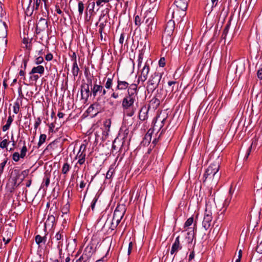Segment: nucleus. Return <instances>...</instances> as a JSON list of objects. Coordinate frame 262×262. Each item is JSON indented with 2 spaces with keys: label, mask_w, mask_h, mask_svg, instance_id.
<instances>
[{
  "label": "nucleus",
  "mask_w": 262,
  "mask_h": 262,
  "mask_svg": "<svg viewBox=\"0 0 262 262\" xmlns=\"http://www.w3.org/2000/svg\"><path fill=\"white\" fill-rule=\"evenodd\" d=\"M149 67L147 64H145L141 70L140 76H139L138 82L139 83L140 81L143 83L147 78V76L149 72Z\"/></svg>",
  "instance_id": "f8f14e48"
},
{
  "label": "nucleus",
  "mask_w": 262,
  "mask_h": 262,
  "mask_svg": "<svg viewBox=\"0 0 262 262\" xmlns=\"http://www.w3.org/2000/svg\"><path fill=\"white\" fill-rule=\"evenodd\" d=\"M168 85L169 86H172L171 89V91H174V87L176 86V90L178 88L179 84L177 81H169L168 82Z\"/></svg>",
  "instance_id": "72a5a7b5"
},
{
  "label": "nucleus",
  "mask_w": 262,
  "mask_h": 262,
  "mask_svg": "<svg viewBox=\"0 0 262 262\" xmlns=\"http://www.w3.org/2000/svg\"><path fill=\"white\" fill-rule=\"evenodd\" d=\"M193 222V218L192 217H189L187 219L185 223V227H188L192 225Z\"/></svg>",
  "instance_id": "a19ab883"
},
{
  "label": "nucleus",
  "mask_w": 262,
  "mask_h": 262,
  "mask_svg": "<svg viewBox=\"0 0 262 262\" xmlns=\"http://www.w3.org/2000/svg\"><path fill=\"white\" fill-rule=\"evenodd\" d=\"M172 40V34L163 33L162 36V43L164 46H168Z\"/></svg>",
  "instance_id": "2eb2a0df"
},
{
  "label": "nucleus",
  "mask_w": 262,
  "mask_h": 262,
  "mask_svg": "<svg viewBox=\"0 0 262 262\" xmlns=\"http://www.w3.org/2000/svg\"><path fill=\"white\" fill-rule=\"evenodd\" d=\"M12 121H13V119H12V117L11 116H9L8 118L6 124L3 127V132H6L9 128Z\"/></svg>",
  "instance_id": "c85d7f7f"
},
{
  "label": "nucleus",
  "mask_w": 262,
  "mask_h": 262,
  "mask_svg": "<svg viewBox=\"0 0 262 262\" xmlns=\"http://www.w3.org/2000/svg\"><path fill=\"white\" fill-rule=\"evenodd\" d=\"M26 154L21 153L19 154L18 152H15L12 155V159L15 162H18L20 158H24Z\"/></svg>",
  "instance_id": "bb28decb"
},
{
  "label": "nucleus",
  "mask_w": 262,
  "mask_h": 262,
  "mask_svg": "<svg viewBox=\"0 0 262 262\" xmlns=\"http://www.w3.org/2000/svg\"><path fill=\"white\" fill-rule=\"evenodd\" d=\"M96 201H97V200L94 199L92 201V203L91 205L92 210H93L95 207V205Z\"/></svg>",
  "instance_id": "774afa93"
},
{
  "label": "nucleus",
  "mask_w": 262,
  "mask_h": 262,
  "mask_svg": "<svg viewBox=\"0 0 262 262\" xmlns=\"http://www.w3.org/2000/svg\"><path fill=\"white\" fill-rule=\"evenodd\" d=\"M109 2V0H96V3L97 6H102L103 3L105 4L106 3H108Z\"/></svg>",
  "instance_id": "37998d69"
},
{
  "label": "nucleus",
  "mask_w": 262,
  "mask_h": 262,
  "mask_svg": "<svg viewBox=\"0 0 262 262\" xmlns=\"http://www.w3.org/2000/svg\"><path fill=\"white\" fill-rule=\"evenodd\" d=\"M143 58V54L142 53H140L139 54L138 59V68H139L141 66V63L142 62Z\"/></svg>",
  "instance_id": "79ce46f5"
},
{
  "label": "nucleus",
  "mask_w": 262,
  "mask_h": 262,
  "mask_svg": "<svg viewBox=\"0 0 262 262\" xmlns=\"http://www.w3.org/2000/svg\"><path fill=\"white\" fill-rule=\"evenodd\" d=\"M27 151V146L25 145V144L24 143V145L21 149L20 152L26 155Z\"/></svg>",
  "instance_id": "680f3d73"
},
{
  "label": "nucleus",
  "mask_w": 262,
  "mask_h": 262,
  "mask_svg": "<svg viewBox=\"0 0 262 262\" xmlns=\"http://www.w3.org/2000/svg\"><path fill=\"white\" fill-rule=\"evenodd\" d=\"M13 112L15 114H17L19 111V104L18 102H16L13 106Z\"/></svg>",
  "instance_id": "e433bc0d"
},
{
  "label": "nucleus",
  "mask_w": 262,
  "mask_h": 262,
  "mask_svg": "<svg viewBox=\"0 0 262 262\" xmlns=\"http://www.w3.org/2000/svg\"><path fill=\"white\" fill-rule=\"evenodd\" d=\"M152 133L153 130L149 129L145 134L142 141V143L144 145L146 144L148 145L150 142Z\"/></svg>",
  "instance_id": "aec40b11"
},
{
  "label": "nucleus",
  "mask_w": 262,
  "mask_h": 262,
  "mask_svg": "<svg viewBox=\"0 0 262 262\" xmlns=\"http://www.w3.org/2000/svg\"><path fill=\"white\" fill-rule=\"evenodd\" d=\"M43 61V58L41 56L37 57L35 59V63L37 64H39L41 63Z\"/></svg>",
  "instance_id": "49530a36"
},
{
  "label": "nucleus",
  "mask_w": 262,
  "mask_h": 262,
  "mask_svg": "<svg viewBox=\"0 0 262 262\" xmlns=\"http://www.w3.org/2000/svg\"><path fill=\"white\" fill-rule=\"evenodd\" d=\"M78 11L80 14H82V2L81 1L78 3Z\"/></svg>",
  "instance_id": "e2e57ef3"
},
{
  "label": "nucleus",
  "mask_w": 262,
  "mask_h": 262,
  "mask_svg": "<svg viewBox=\"0 0 262 262\" xmlns=\"http://www.w3.org/2000/svg\"><path fill=\"white\" fill-rule=\"evenodd\" d=\"M135 24L137 26H140L141 25V18H140V17L138 15H137V16H135Z\"/></svg>",
  "instance_id": "c03bdc74"
},
{
  "label": "nucleus",
  "mask_w": 262,
  "mask_h": 262,
  "mask_svg": "<svg viewBox=\"0 0 262 262\" xmlns=\"http://www.w3.org/2000/svg\"><path fill=\"white\" fill-rule=\"evenodd\" d=\"M245 70V65L244 62H239L236 66L235 73L240 76Z\"/></svg>",
  "instance_id": "b1692460"
},
{
  "label": "nucleus",
  "mask_w": 262,
  "mask_h": 262,
  "mask_svg": "<svg viewBox=\"0 0 262 262\" xmlns=\"http://www.w3.org/2000/svg\"><path fill=\"white\" fill-rule=\"evenodd\" d=\"M45 69L42 66H38L35 67H33L31 71L30 72V75H33L35 73H38L40 74H42L44 73Z\"/></svg>",
  "instance_id": "412c9836"
},
{
  "label": "nucleus",
  "mask_w": 262,
  "mask_h": 262,
  "mask_svg": "<svg viewBox=\"0 0 262 262\" xmlns=\"http://www.w3.org/2000/svg\"><path fill=\"white\" fill-rule=\"evenodd\" d=\"M168 85L169 86H172L171 89V91H174V87L176 86V90L178 88L179 84L177 81H169L168 82Z\"/></svg>",
  "instance_id": "473e14b6"
},
{
  "label": "nucleus",
  "mask_w": 262,
  "mask_h": 262,
  "mask_svg": "<svg viewBox=\"0 0 262 262\" xmlns=\"http://www.w3.org/2000/svg\"><path fill=\"white\" fill-rule=\"evenodd\" d=\"M120 95L119 93L117 92H114L112 95L111 97L114 98V99H117L119 97Z\"/></svg>",
  "instance_id": "6e6d98bb"
},
{
  "label": "nucleus",
  "mask_w": 262,
  "mask_h": 262,
  "mask_svg": "<svg viewBox=\"0 0 262 262\" xmlns=\"http://www.w3.org/2000/svg\"><path fill=\"white\" fill-rule=\"evenodd\" d=\"M231 198H232V196H230L229 199H227L226 200H225V202H224V205H226L227 206H228L229 205V203L230 202Z\"/></svg>",
  "instance_id": "69168bd1"
},
{
  "label": "nucleus",
  "mask_w": 262,
  "mask_h": 262,
  "mask_svg": "<svg viewBox=\"0 0 262 262\" xmlns=\"http://www.w3.org/2000/svg\"><path fill=\"white\" fill-rule=\"evenodd\" d=\"M133 246V244L132 242H130L128 245V251H127L128 255H129L130 254L132 250Z\"/></svg>",
  "instance_id": "bf43d9fd"
},
{
  "label": "nucleus",
  "mask_w": 262,
  "mask_h": 262,
  "mask_svg": "<svg viewBox=\"0 0 262 262\" xmlns=\"http://www.w3.org/2000/svg\"><path fill=\"white\" fill-rule=\"evenodd\" d=\"M55 218L53 215H49L46 223L45 225L53 226L55 222Z\"/></svg>",
  "instance_id": "c756f323"
},
{
  "label": "nucleus",
  "mask_w": 262,
  "mask_h": 262,
  "mask_svg": "<svg viewBox=\"0 0 262 262\" xmlns=\"http://www.w3.org/2000/svg\"><path fill=\"white\" fill-rule=\"evenodd\" d=\"M70 205L69 204H66L62 208L61 211L63 214H67L69 210Z\"/></svg>",
  "instance_id": "58836bf2"
},
{
  "label": "nucleus",
  "mask_w": 262,
  "mask_h": 262,
  "mask_svg": "<svg viewBox=\"0 0 262 262\" xmlns=\"http://www.w3.org/2000/svg\"><path fill=\"white\" fill-rule=\"evenodd\" d=\"M50 183V178L49 177H46L45 180V185L46 187H48Z\"/></svg>",
  "instance_id": "338daca9"
},
{
  "label": "nucleus",
  "mask_w": 262,
  "mask_h": 262,
  "mask_svg": "<svg viewBox=\"0 0 262 262\" xmlns=\"http://www.w3.org/2000/svg\"><path fill=\"white\" fill-rule=\"evenodd\" d=\"M148 111L146 107H142L139 114V118L142 121H144L148 118Z\"/></svg>",
  "instance_id": "6ab92c4d"
},
{
  "label": "nucleus",
  "mask_w": 262,
  "mask_h": 262,
  "mask_svg": "<svg viewBox=\"0 0 262 262\" xmlns=\"http://www.w3.org/2000/svg\"><path fill=\"white\" fill-rule=\"evenodd\" d=\"M48 28L47 20L41 18L37 23L36 26V32L37 34L40 33L41 32L44 31Z\"/></svg>",
  "instance_id": "9b49d317"
},
{
  "label": "nucleus",
  "mask_w": 262,
  "mask_h": 262,
  "mask_svg": "<svg viewBox=\"0 0 262 262\" xmlns=\"http://www.w3.org/2000/svg\"><path fill=\"white\" fill-rule=\"evenodd\" d=\"M212 212L210 210L206 209L204 215L203 221L202 222V226L206 230H208L211 226L212 224Z\"/></svg>",
  "instance_id": "6e6552de"
},
{
  "label": "nucleus",
  "mask_w": 262,
  "mask_h": 262,
  "mask_svg": "<svg viewBox=\"0 0 262 262\" xmlns=\"http://www.w3.org/2000/svg\"><path fill=\"white\" fill-rule=\"evenodd\" d=\"M45 59L47 61H50L53 59V55L51 53H49L46 55Z\"/></svg>",
  "instance_id": "4d7b16f0"
},
{
  "label": "nucleus",
  "mask_w": 262,
  "mask_h": 262,
  "mask_svg": "<svg viewBox=\"0 0 262 262\" xmlns=\"http://www.w3.org/2000/svg\"><path fill=\"white\" fill-rule=\"evenodd\" d=\"M95 250L92 245H88L85 248L84 253L85 258L88 259L90 258L93 255Z\"/></svg>",
  "instance_id": "a211bd4d"
},
{
  "label": "nucleus",
  "mask_w": 262,
  "mask_h": 262,
  "mask_svg": "<svg viewBox=\"0 0 262 262\" xmlns=\"http://www.w3.org/2000/svg\"><path fill=\"white\" fill-rule=\"evenodd\" d=\"M159 65L161 67H164L165 65V59L164 57L161 58L159 61Z\"/></svg>",
  "instance_id": "a18cd8bd"
},
{
  "label": "nucleus",
  "mask_w": 262,
  "mask_h": 262,
  "mask_svg": "<svg viewBox=\"0 0 262 262\" xmlns=\"http://www.w3.org/2000/svg\"><path fill=\"white\" fill-rule=\"evenodd\" d=\"M194 257V251H192L190 254L189 255V261L191 260L192 259H193Z\"/></svg>",
  "instance_id": "0e129e2a"
},
{
  "label": "nucleus",
  "mask_w": 262,
  "mask_h": 262,
  "mask_svg": "<svg viewBox=\"0 0 262 262\" xmlns=\"http://www.w3.org/2000/svg\"><path fill=\"white\" fill-rule=\"evenodd\" d=\"M8 144L9 142L7 139H4L0 143V147L2 148H7Z\"/></svg>",
  "instance_id": "4c0bfd02"
},
{
  "label": "nucleus",
  "mask_w": 262,
  "mask_h": 262,
  "mask_svg": "<svg viewBox=\"0 0 262 262\" xmlns=\"http://www.w3.org/2000/svg\"><path fill=\"white\" fill-rule=\"evenodd\" d=\"M252 145H253V143H252V144H251L250 146L249 147L247 151V153H246V155L245 157V159L247 160L251 152V149H252Z\"/></svg>",
  "instance_id": "09e8293b"
},
{
  "label": "nucleus",
  "mask_w": 262,
  "mask_h": 262,
  "mask_svg": "<svg viewBox=\"0 0 262 262\" xmlns=\"http://www.w3.org/2000/svg\"><path fill=\"white\" fill-rule=\"evenodd\" d=\"M47 241L46 236H41L40 235H37L35 236V242L39 246L41 243L45 244Z\"/></svg>",
  "instance_id": "a878e982"
},
{
  "label": "nucleus",
  "mask_w": 262,
  "mask_h": 262,
  "mask_svg": "<svg viewBox=\"0 0 262 262\" xmlns=\"http://www.w3.org/2000/svg\"><path fill=\"white\" fill-rule=\"evenodd\" d=\"M7 162V159H5L2 163L0 164V174H1L4 171V168Z\"/></svg>",
  "instance_id": "ea45409f"
},
{
  "label": "nucleus",
  "mask_w": 262,
  "mask_h": 262,
  "mask_svg": "<svg viewBox=\"0 0 262 262\" xmlns=\"http://www.w3.org/2000/svg\"><path fill=\"white\" fill-rule=\"evenodd\" d=\"M7 36V26L5 22H0V44H3L6 46L7 43V39L6 37Z\"/></svg>",
  "instance_id": "1a4fd4ad"
},
{
  "label": "nucleus",
  "mask_w": 262,
  "mask_h": 262,
  "mask_svg": "<svg viewBox=\"0 0 262 262\" xmlns=\"http://www.w3.org/2000/svg\"><path fill=\"white\" fill-rule=\"evenodd\" d=\"M70 165L68 163H66L63 164L62 167V173L63 174H67L70 170Z\"/></svg>",
  "instance_id": "f704fd0d"
},
{
  "label": "nucleus",
  "mask_w": 262,
  "mask_h": 262,
  "mask_svg": "<svg viewBox=\"0 0 262 262\" xmlns=\"http://www.w3.org/2000/svg\"><path fill=\"white\" fill-rule=\"evenodd\" d=\"M63 232L59 231L56 234V235L54 237V238H55L56 241L58 242V247H59L60 246H61L62 245V237L63 236Z\"/></svg>",
  "instance_id": "393cba45"
},
{
  "label": "nucleus",
  "mask_w": 262,
  "mask_h": 262,
  "mask_svg": "<svg viewBox=\"0 0 262 262\" xmlns=\"http://www.w3.org/2000/svg\"><path fill=\"white\" fill-rule=\"evenodd\" d=\"M41 119L39 117L37 118L36 120V121H35V124H34V128H35V129H37V128L38 126L41 123Z\"/></svg>",
  "instance_id": "de8ad7c7"
},
{
  "label": "nucleus",
  "mask_w": 262,
  "mask_h": 262,
  "mask_svg": "<svg viewBox=\"0 0 262 262\" xmlns=\"http://www.w3.org/2000/svg\"><path fill=\"white\" fill-rule=\"evenodd\" d=\"M174 26H175V20H169L166 25V27L165 28V30L164 33H168L173 34V32L174 29Z\"/></svg>",
  "instance_id": "4468645a"
},
{
  "label": "nucleus",
  "mask_w": 262,
  "mask_h": 262,
  "mask_svg": "<svg viewBox=\"0 0 262 262\" xmlns=\"http://www.w3.org/2000/svg\"><path fill=\"white\" fill-rule=\"evenodd\" d=\"M257 76L260 80L262 79V69H259L257 72Z\"/></svg>",
  "instance_id": "603ef678"
},
{
  "label": "nucleus",
  "mask_w": 262,
  "mask_h": 262,
  "mask_svg": "<svg viewBox=\"0 0 262 262\" xmlns=\"http://www.w3.org/2000/svg\"><path fill=\"white\" fill-rule=\"evenodd\" d=\"M92 110H93V107L90 106L87 111L83 114V116L84 117H87L89 115V113Z\"/></svg>",
  "instance_id": "8fccbe9b"
},
{
  "label": "nucleus",
  "mask_w": 262,
  "mask_h": 262,
  "mask_svg": "<svg viewBox=\"0 0 262 262\" xmlns=\"http://www.w3.org/2000/svg\"><path fill=\"white\" fill-rule=\"evenodd\" d=\"M129 86V83L125 81L121 80L119 79H118L117 80V85L116 88V91L118 90H125L128 89Z\"/></svg>",
  "instance_id": "dca6fc26"
},
{
  "label": "nucleus",
  "mask_w": 262,
  "mask_h": 262,
  "mask_svg": "<svg viewBox=\"0 0 262 262\" xmlns=\"http://www.w3.org/2000/svg\"><path fill=\"white\" fill-rule=\"evenodd\" d=\"M220 165L217 162L211 164L206 170L203 176V182L208 181L210 183L216 184L221 174L219 173Z\"/></svg>",
  "instance_id": "f03ea898"
},
{
  "label": "nucleus",
  "mask_w": 262,
  "mask_h": 262,
  "mask_svg": "<svg viewBox=\"0 0 262 262\" xmlns=\"http://www.w3.org/2000/svg\"><path fill=\"white\" fill-rule=\"evenodd\" d=\"M124 33H121L120 38H119V43L121 45H122L123 43L124 42Z\"/></svg>",
  "instance_id": "13d9d810"
},
{
  "label": "nucleus",
  "mask_w": 262,
  "mask_h": 262,
  "mask_svg": "<svg viewBox=\"0 0 262 262\" xmlns=\"http://www.w3.org/2000/svg\"><path fill=\"white\" fill-rule=\"evenodd\" d=\"M182 248V246L180 244V236H178L176 237L174 243H173L170 251V254H173L174 253H177L179 250Z\"/></svg>",
  "instance_id": "ddd939ff"
},
{
  "label": "nucleus",
  "mask_w": 262,
  "mask_h": 262,
  "mask_svg": "<svg viewBox=\"0 0 262 262\" xmlns=\"http://www.w3.org/2000/svg\"><path fill=\"white\" fill-rule=\"evenodd\" d=\"M29 169H26V170H23L22 172H21V174L23 176V180L29 174Z\"/></svg>",
  "instance_id": "864d4df0"
},
{
  "label": "nucleus",
  "mask_w": 262,
  "mask_h": 262,
  "mask_svg": "<svg viewBox=\"0 0 262 262\" xmlns=\"http://www.w3.org/2000/svg\"><path fill=\"white\" fill-rule=\"evenodd\" d=\"M230 26V21H229L228 22V23L226 24L225 28L224 29V30H223V33H222V37L223 38H224V39L226 38V36L228 33Z\"/></svg>",
  "instance_id": "7c9ffc66"
},
{
  "label": "nucleus",
  "mask_w": 262,
  "mask_h": 262,
  "mask_svg": "<svg viewBox=\"0 0 262 262\" xmlns=\"http://www.w3.org/2000/svg\"><path fill=\"white\" fill-rule=\"evenodd\" d=\"M72 60H74V63L73 64L72 68V73L74 77L77 76L78 75V72L79 71V69L78 67L77 61H76V55L75 53H73L72 55Z\"/></svg>",
  "instance_id": "f3484780"
},
{
  "label": "nucleus",
  "mask_w": 262,
  "mask_h": 262,
  "mask_svg": "<svg viewBox=\"0 0 262 262\" xmlns=\"http://www.w3.org/2000/svg\"><path fill=\"white\" fill-rule=\"evenodd\" d=\"M112 85H113V78L109 77L107 79V81H106L105 85V88L107 89H110V88H112Z\"/></svg>",
  "instance_id": "c9c22d12"
},
{
  "label": "nucleus",
  "mask_w": 262,
  "mask_h": 262,
  "mask_svg": "<svg viewBox=\"0 0 262 262\" xmlns=\"http://www.w3.org/2000/svg\"><path fill=\"white\" fill-rule=\"evenodd\" d=\"M125 212L124 206H117L114 212L113 218L112 220V225L115 224L114 227H116L120 223Z\"/></svg>",
  "instance_id": "423d86ee"
},
{
  "label": "nucleus",
  "mask_w": 262,
  "mask_h": 262,
  "mask_svg": "<svg viewBox=\"0 0 262 262\" xmlns=\"http://www.w3.org/2000/svg\"><path fill=\"white\" fill-rule=\"evenodd\" d=\"M131 93L132 95L138 96L137 84H132L130 86H128L127 94L131 95Z\"/></svg>",
  "instance_id": "5701e85b"
},
{
  "label": "nucleus",
  "mask_w": 262,
  "mask_h": 262,
  "mask_svg": "<svg viewBox=\"0 0 262 262\" xmlns=\"http://www.w3.org/2000/svg\"><path fill=\"white\" fill-rule=\"evenodd\" d=\"M161 96L160 94H157L149 101L148 104V109H152L154 110L157 109L161 103Z\"/></svg>",
  "instance_id": "9d476101"
},
{
  "label": "nucleus",
  "mask_w": 262,
  "mask_h": 262,
  "mask_svg": "<svg viewBox=\"0 0 262 262\" xmlns=\"http://www.w3.org/2000/svg\"><path fill=\"white\" fill-rule=\"evenodd\" d=\"M188 2L186 0H175L174 4L176 8L172 12V17L178 22H181L186 15Z\"/></svg>",
  "instance_id": "20e7f679"
},
{
  "label": "nucleus",
  "mask_w": 262,
  "mask_h": 262,
  "mask_svg": "<svg viewBox=\"0 0 262 262\" xmlns=\"http://www.w3.org/2000/svg\"><path fill=\"white\" fill-rule=\"evenodd\" d=\"M162 78V74L159 72L154 73L147 83L146 90L148 93H152L158 87Z\"/></svg>",
  "instance_id": "39448f33"
},
{
  "label": "nucleus",
  "mask_w": 262,
  "mask_h": 262,
  "mask_svg": "<svg viewBox=\"0 0 262 262\" xmlns=\"http://www.w3.org/2000/svg\"><path fill=\"white\" fill-rule=\"evenodd\" d=\"M158 10V6L156 4L154 5L152 9L150 7L147 11L142 23L144 24L146 28V31L148 34H151L156 26V21L155 20V16H156Z\"/></svg>",
  "instance_id": "7ed1b4c3"
},
{
  "label": "nucleus",
  "mask_w": 262,
  "mask_h": 262,
  "mask_svg": "<svg viewBox=\"0 0 262 262\" xmlns=\"http://www.w3.org/2000/svg\"><path fill=\"white\" fill-rule=\"evenodd\" d=\"M256 251L258 253H262V242L257 245L256 248Z\"/></svg>",
  "instance_id": "3c124183"
},
{
  "label": "nucleus",
  "mask_w": 262,
  "mask_h": 262,
  "mask_svg": "<svg viewBox=\"0 0 262 262\" xmlns=\"http://www.w3.org/2000/svg\"><path fill=\"white\" fill-rule=\"evenodd\" d=\"M138 100V96L127 94L122 100V106L124 110H128L133 107L134 103Z\"/></svg>",
  "instance_id": "0eeeda50"
},
{
  "label": "nucleus",
  "mask_w": 262,
  "mask_h": 262,
  "mask_svg": "<svg viewBox=\"0 0 262 262\" xmlns=\"http://www.w3.org/2000/svg\"><path fill=\"white\" fill-rule=\"evenodd\" d=\"M47 138V136L45 134H41L39 137V141L38 142V147H40L45 141Z\"/></svg>",
  "instance_id": "2f4dec72"
},
{
  "label": "nucleus",
  "mask_w": 262,
  "mask_h": 262,
  "mask_svg": "<svg viewBox=\"0 0 262 262\" xmlns=\"http://www.w3.org/2000/svg\"><path fill=\"white\" fill-rule=\"evenodd\" d=\"M84 75L85 80H83L84 82V83H83V89H84L86 92V99H87L89 96L92 95V94L94 97H95L97 95L98 93L102 92L103 86L101 85L95 84L94 85L93 87H92L93 76L91 74L88 68H85Z\"/></svg>",
  "instance_id": "f257e3e1"
},
{
  "label": "nucleus",
  "mask_w": 262,
  "mask_h": 262,
  "mask_svg": "<svg viewBox=\"0 0 262 262\" xmlns=\"http://www.w3.org/2000/svg\"><path fill=\"white\" fill-rule=\"evenodd\" d=\"M206 9H208L209 11H212L213 8L216 6L219 0H206Z\"/></svg>",
  "instance_id": "4be33fe9"
},
{
  "label": "nucleus",
  "mask_w": 262,
  "mask_h": 262,
  "mask_svg": "<svg viewBox=\"0 0 262 262\" xmlns=\"http://www.w3.org/2000/svg\"><path fill=\"white\" fill-rule=\"evenodd\" d=\"M41 0H36L35 4V8L36 10H38L40 4H41Z\"/></svg>",
  "instance_id": "052dcab7"
},
{
  "label": "nucleus",
  "mask_w": 262,
  "mask_h": 262,
  "mask_svg": "<svg viewBox=\"0 0 262 262\" xmlns=\"http://www.w3.org/2000/svg\"><path fill=\"white\" fill-rule=\"evenodd\" d=\"M194 238V232L193 231L188 232L187 235L186 236L185 239L188 245L191 244Z\"/></svg>",
  "instance_id": "cd10ccee"
},
{
  "label": "nucleus",
  "mask_w": 262,
  "mask_h": 262,
  "mask_svg": "<svg viewBox=\"0 0 262 262\" xmlns=\"http://www.w3.org/2000/svg\"><path fill=\"white\" fill-rule=\"evenodd\" d=\"M39 78V76L37 75H31L30 77V79L33 81H37Z\"/></svg>",
  "instance_id": "5fc2aeb1"
}]
</instances>
